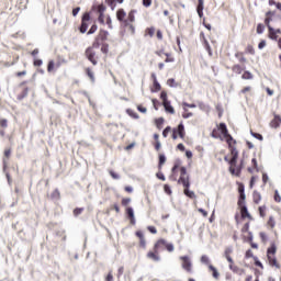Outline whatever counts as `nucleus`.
<instances>
[{
    "instance_id": "obj_59",
    "label": "nucleus",
    "mask_w": 281,
    "mask_h": 281,
    "mask_svg": "<svg viewBox=\"0 0 281 281\" xmlns=\"http://www.w3.org/2000/svg\"><path fill=\"white\" fill-rule=\"evenodd\" d=\"M259 236H260V238H261V241H263V243H267V240H269V237H267V233H260L259 234Z\"/></svg>"
},
{
    "instance_id": "obj_45",
    "label": "nucleus",
    "mask_w": 281,
    "mask_h": 281,
    "mask_svg": "<svg viewBox=\"0 0 281 281\" xmlns=\"http://www.w3.org/2000/svg\"><path fill=\"white\" fill-rule=\"evenodd\" d=\"M82 212H85V207H77L74 210V216H80V214H82Z\"/></svg>"
},
{
    "instance_id": "obj_6",
    "label": "nucleus",
    "mask_w": 281,
    "mask_h": 281,
    "mask_svg": "<svg viewBox=\"0 0 281 281\" xmlns=\"http://www.w3.org/2000/svg\"><path fill=\"white\" fill-rule=\"evenodd\" d=\"M109 40V31L101 29L98 33V35L94 37L92 42V46L97 49H100V46L106 44V41Z\"/></svg>"
},
{
    "instance_id": "obj_30",
    "label": "nucleus",
    "mask_w": 281,
    "mask_h": 281,
    "mask_svg": "<svg viewBox=\"0 0 281 281\" xmlns=\"http://www.w3.org/2000/svg\"><path fill=\"white\" fill-rule=\"evenodd\" d=\"M245 54H249L250 56H256V48H254V45L248 44L245 48Z\"/></svg>"
},
{
    "instance_id": "obj_43",
    "label": "nucleus",
    "mask_w": 281,
    "mask_h": 281,
    "mask_svg": "<svg viewBox=\"0 0 281 281\" xmlns=\"http://www.w3.org/2000/svg\"><path fill=\"white\" fill-rule=\"evenodd\" d=\"M170 133H172V127L167 126V127L162 131V137H168V135H170Z\"/></svg>"
},
{
    "instance_id": "obj_64",
    "label": "nucleus",
    "mask_w": 281,
    "mask_h": 281,
    "mask_svg": "<svg viewBox=\"0 0 281 281\" xmlns=\"http://www.w3.org/2000/svg\"><path fill=\"white\" fill-rule=\"evenodd\" d=\"M105 281H113V271H110L105 277Z\"/></svg>"
},
{
    "instance_id": "obj_60",
    "label": "nucleus",
    "mask_w": 281,
    "mask_h": 281,
    "mask_svg": "<svg viewBox=\"0 0 281 281\" xmlns=\"http://www.w3.org/2000/svg\"><path fill=\"white\" fill-rule=\"evenodd\" d=\"M157 179H160V181H166V176H164V172L159 171L156 173Z\"/></svg>"
},
{
    "instance_id": "obj_62",
    "label": "nucleus",
    "mask_w": 281,
    "mask_h": 281,
    "mask_svg": "<svg viewBox=\"0 0 281 281\" xmlns=\"http://www.w3.org/2000/svg\"><path fill=\"white\" fill-rule=\"evenodd\" d=\"M147 229L150 234H157V228L155 226H147Z\"/></svg>"
},
{
    "instance_id": "obj_11",
    "label": "nucleus",
    "mask_w": 281,
    "mask_h": 281,
    "mask_svg": "<svg viewBox=\"0 0 281 281\" xmlns=\"http://www.w3.org/2000/svg\"><path fill=\"white\" fill-rule=\"evenodd\" d=\"M226 144L228 145V150L232 155L231 161L234 166L238 161V149H236V139L233 138V140H229Z\"/></svg>"
},
{
    "instance_id": "obj_58",
    "label": "nucleus",
    "mask_w": 281,
    "mask_h": 281,
    "mask_svg": "<svg viewBox=\"0 0 281 281\" xmlns=\"http://www.w3.org/2000/svg\"><path fill=\"white\" fill-rule=\"evenodd\" d=\"M156 126H157V128H161V126H164V119L162 117L156 120Z\"/></svg>"
},
{
    "instance_id": "obj_7",
    "label": "nucleus",
    "mask_w": 281,
    "mask_h": 281,
    "mask_svg": "<svg viewBox=\"0 0 281 281\" xmlns=\"http://www.w3.org/2000/svg\"><path fill=\"white\" fill-rule=\"evenodd\" d=\"M95 49L98 48L91 45L85 52L86 58L91 63V65H94V66L98 65V60H100V55Z\"/></svg>"
},
{
    "instance_id": "obj_16",
    "label": "nucleus",
    "mask_w": 281,
    "mask_h": 281,
    "mask_svg": "<svg viewBox=\"0 0 281 281\" xmlns=\"http://www.w3.org/2000/svg\"><path fill=\"white\" fill-rule=\"evenodd\" d=\"M135 236L139 239L138 246L140 249H146V237L144 236V233L142 231H136Z\"/></svg>"
},
{
    "instance_id": "obj_26",
    "label": "nucleus",
    "mask_w": 281,
    "mask_h": 281,
    "mask_svg": "<svg viewBox=\"0 0 281 281\" xmlns=\"http://www.w3.org/2000/svg\"><path fill=\"white\" fill-rule=\"evenodd\" d=\"M251 165L252 167L248 168V172H250V175H254V172H258V160L256 158H252Z\"/></svg>"
},
{
    "instance_id": "obj_10",
    "label": "nucleus",
    "mask_w": 281,
    "mask_h": 281,
    "mask_svg": "<svg viewBox=\"0 0 281 281\" xmlns=\"http://www.w3.org/2000/svg\"><path fill=\"white\" fill-rule=\"evenodd\" d=\"M178 184L183 186V188H190V176L188 175V169H186V167L180 168Z\"/></svg>"
},
{
    "instance_id": "obj_54",
    "label": "nucleus",
    "mask_w": 281,
    "mask_h": 281,
    "mask_svg": "<svg viewBox=\"0 0 281 281\" xmlns=\"http://www.w3.org/2000/svg\"><path fill=\"white\" fill-rule=\"evenodd\" d=\"M105 3L111 7V10H115V0H105Z\"/></svg>"
},
{
    "instance_id": "obj_18",
    "label": "nucleus",
    "mask_w": 281,
    "mask_h": 281,
    "mask_svg": "<svg viewBox=\"0 0 281 281\" xmlns=\"http://www.w3.org/2000/svg\"><path fill=\"white\" fill-rule=\"evenodd\" d=\"M237 186H238V193H239L238 201H246L247 195H245V184H243V182H237Z\"/></svg>"
},
{
    "instance_id": "obj_12",
    "label": "nucleus",
    "mask_w": 281,
    "mask_h": 281,
    "mask_svg": "<svg viewBox=\"0 0 281 281\" xmlns=\"http://www.w3.org/2000/svg\"><path fill=\"white\" fill-rule=\"evenodd\" d=\"M244 166H245V160H240L239 165H238V161L233 165L232 160H229L231 175H235V177H240V172H243Z\"/></svg>"
},
{
    "instance_id": "obj_56",
    "label": "nucleus",
    "mask_w": 281,
    "mask_h": 281,
    "mask_svg": "<svg viewBox=\"0 0 281 281\" xmlns=\"http://www.w3.org/2000/svg\"><path fill=\"white\" fill-rule=\"evenodd\" d=\"M0 128H8V121L5 119L0 120Z\"/></svg>"
},
{
    "instance_id": "obj_39",
    "label": "nucleus",
    "mask_w": 281,
    "mask_h": 281,
    "mask_svg": "<svg viewBox=\"0 0 281 281\" xmlns=\"http://www.w3.org/2000/svg\"><path fill=\"white\" fill-rule=\"evenodd\" d=\"M259 211V216H261V218H265V216H267V206H259L258 209Z\"/></svg>"
},
{
    "instance_id": "obj_17",
    "label": "nucleus",
    "mask_w": 281,
    "mask_h": 281,
    "mask_svg": "<svg viewBox=\"0 0 281 281\" xmlns=\"http://www.w3.org/2000/svg\"><path fill=\"white\" fill-rule=\"evenodd\" d=\"M125 214H126L131 225H135L136 220H135V211H133V207H131V206L126 207Z\"/></svg>"
},
{
    "instance_id": "obj_35",
    "label": "nucleus",
    "mask_w": 281,
    "mask_h": 281,
    "mask_svg": "<svg viewBox=\"0 0 281 281\" xmlns=\"http://www.w3.org/2000/svg\"><path fill=\"white\" fill-rule=\"evenodd\" d=\"M27 93H30V88H24L22 92L18 95V100H23V98H27Z\"/></svg>"
},
{
    "instance_id": "obj_21",
    "label": "nucleus",
    "mask_w": 281,
    "mask_h": 281,
    "mask_svg": "<svg viewBox=\"0 0 281 281\" xmlns=\"http://www.w3.org/2000/svg\"><path fill=\"white\" fill-rule=\"evenodd\" d=\"M151 78L154 80V86L151 88V91L153 92L161 91V85L159 83V81H157V76L153 74Z\"/></svg>"
},
{
    "instance_id": "obj_22",
    "label": "nucleus",
    "mask_w": 281,
    "mask_h": 281,
    "mask_svg": "<svg viewBox=\"0 0 281 281\" xmlns=\"http://www.w3.org/2000/svg\"><path fill=\"white\" fill-rule=\"evenodd\" d=\"M268 38L271 41H278V33H276V29H273V26L268 27Z\"/></svg>"
},
{
    "instance_id": "obj_38",
    "label": "nucleus",
    "mask_w": 281,
    "mask_h": 281,
    "mask_svg": "<svg viewBox=\"0 0 281 281\" xmlns=\"http://www.w3.org/2000/svg\"><path fill=\"white\" fill-rule=\"evenodd\" d=\"M54 69H56V63H54V60H49L48 65H47L48 74H52V71H54Z\"/></svg>"
},
{
    "instance_id": "obj_8",
    "label": "nucleus",
    "mask_w": 281,
    "mask_h": 281,
    "mask_svg": "<svg viewBox=\"0 0 281 281\" xmlns=\"http://www.w3.org/2000/svg\"><path fill=\"white\" fill-rule=\"evenodd\" d=\"M238 210L240 212L241 221H254V216L249 213V209H247L246 201H237Z\"/></svg>"
},
{
    "instance_id": "obj_23",
    "label": "nucleus",
    "mask_w": 281,
    "mask_h": 281,
    "mask_svg": "<svg viewBox=\"0 0 281 281\" xmlns=\"http://www.w3.org/2000/svg\"><path fill=\"white\" fill-rule=\"evenodd\" d=\"M232 71H233V74L240 75V74H243V71H245V66H240V64H235L232 67Z\"/></svg>"
},
{
    "instance_id": "obj_47",
    "label": "nucleus",
    "mask_w": 281,
    "mask_h": 281,
    "mask_svg": "<svg viewBox=\"0 0 281 281\" xmlns=\"http://www.w3.org/2000/svg\"><path fill=\"white\" fill-rule=\"evenodd\" d=\"M146 34L153 38V36H155V27L146 29Z\"/></svg>"
},
{
    "instance_id": "obj_29",
    "label": "nucleus",
    "mask_w": 281,
    "mask_h": 281,
    "mask_svg": "<svg viewBox=\"0 0 281 281\" xmlns=\"http://www.w3.org/2000/svg\"><path fill=\"white\" fill-rule=\"evenodd\" d=\"M85 72L92 82H95V75L93 74V69L87 67L85 68Z\"/></svg>"
},
{
    "instance_id": "obj_19",
    "label": "nucleus",
    "mask_w": 281,
    "mask_h": 281,
    "mask_svg": "<svg viewBox=\"0 0 281 281\" xmlns=\"http://www.w3.org/2000/svg\"><path fill=\"white\" fill-rule=\"evenodd\" d=\"M273 16H276V11H268L266 13L265 25L267 27H271V21H273Z\"/></svg>"
},
{
    "instance_id": "obj_5",
    "label": "nucleus",
    "mask_w": 281,
    "mask_h": 281,
    "mask_svg": "<svg viewBox=\"0 0 281 281\" xmlns=\"http://www.w3.org/2000/svg\"><path fill=\"white\" fill-rule=\"evenodd\" d=\"M234 254V248L232 247H226L224 250V258H226L228 265V268L231 271H233V273H238L239 276H243V273H245V269H240L238 268V266H236L234 263V258H232V255Z\"/></svg>"
},
{
    "instance_id": "obj_41",
    "label": "nucleus",
    "mask_w": 281,
    "mask_h": 281,
    "mask_svg": "<svg viewBox=\"0 0 281 281\" xmlns=\"http://www.w3.org/2000/svg\"><path fill=\"white\" fill-rule=\"evenodd\" d=\"M97 12L98 14H104V12H106V7L104 4L97 5Z\"/></svg>"
},
{
    "instance_id": "obj_14",
    "label": "nucleus",
    "mask_w": 281,
    "mask_h": 281,
    "mask_svg": "<svg viewBox=\"0 0 281 281\" xmlns=\"http://www.w3.org/2000/svg\"><path fill=\"white\" fill-rule=\"evenodd\" d=\"M180 260L182 262V269L187 271V273H192V260H190V257L182 256Z\"/></svg>"
},
{
    "instance_id": "obj_51",
    "label": "nucleus",
    "mask_w": 281,
    "mask_h": 281,
    "mask_svg": "<svg viewBox=\"0 0 281 281\" xmlns=\"http://www.w3.org/2000/svg\"><path fill=\"white\" fill-rule=\"evenodd\" d=\"M203 0H198L196 12H203Z\"/></svg>"
},
{
    "instance_id": "obj_27",
    "label": "nucleus",
    "mask_w": 281,
    "mask_h": 281,
    "mask_svg": "<svg viewBox=\"0 0 281 281\" xmlns=\"http://www.w3.org/2000/svg\"><path fill=\"white\" fill-rule=\"evenodd\" d=\"M162 105L167 113H170V115H175V108H172V105L170 104V101L164 102Z\"/></svg>"
},
{
    "instance_id": "obj_32",
    "label": "nucleus",
    "mask_w": 281,
    "mask_h": 281,
    "mask_svg": "<svg viewBox=\"0 0 281 281\" xmlns=\"http://www.w3.org/2000/svg\"><path fill=\"white\" fill-rule=\"evenodd\" d=\"M241 79L243 80H254V74H251L250 71L246 70L241 75Z\"/></svg>"
},
{
    "instance_id": "obj_44",
    "label": "nucleus",
    "mask_w": 281,
    "mask_h": 281,
    "mask_svg": "<svg viewBox=\"0 0 281 281\" xmlns=\"http://www.w3.org/2000/svg\"><path fill=\"white\" fill-rule=\"evenodd\" d=\"M249 227H250V223L247 222L244 224V226L241 227V234H247L249 232Z\"/></svg>"
},
{
    "instance_id": "obj_34",
    "label": "nucleus",
    "mask_w": 281,
    "mask_h": 281,
    "mask_svg": "<svg viewBox=\"0 0 281 281\" xmlns=\"http://www.w3.org/2000/svg\"><path fill=\"white\" fill-rule=\"evenodd\" d=\"M252 199H254V203H256V205H258V203H260V201H262V195H260L259 192H254Z\"/></svg>"
},
{
    "instance_id": "obj_2",
    "label": "nucleus",
    "mask_w": 281,
    "mask_h": 281,
    "mask_svg": "<svg viewBox=\"0 0 281 281\" xmlns=\"http://www.w3.org/2000/svg\"><path fill=\"white\" fill-rule=\"evenodd\" d=\"M161 247H165L170 254L171 251H175V245L168 244L166 239L160 238L154 244L153 249L147 251L146 258L153 260V262H159L161 260V255L159 254Z\"/></svg>"
},
{
    "instance_id": "obj_37",
    "label": "nucleus",
    "mask_w": 281,
    "mask_h": 281,
    "mask_svg": "<svg viewBox=\"0 0 281 281\" xmlns=\"http://www.w3.org/2000/svg\"><path fill=\"white\" fill-rule=\"evenodd\" d=\"M164 164H166V156L164 154L159 155L158 169L161 170Z\"/></svg>"
},
{
    "instance_id": "obj_25",
    "label": "nucleus",
    "mask_w": 281,
    "mask_h": 281,
    "mask_svg": "<svg viewBox=\"0 0 281 281\" xmlns=\"http://www.w3.org/2000/svg\"><path fill=\"white\" fill-rule=\"evenodd\" d=\"M209 271L212 273V277L215 280H218V278H221V273H218V270L216 269V267L209 265Z\"/></svg>"
},
{
    "instance_id": "obj_57",
    "label": "nucleus",
    "mask_w": 281,
    "mask_h": 281,
    "mask_svg": "<svg viewBox=\"0 0 281 281\" xmlns=\"http://www.w3.org/2000/svg\"><path fill=\"white\" fill-rule=\"evenodd\" d=\"M164 191L166 192V194H168L170 196V194H172V189H170V186L165 184L164 186Z\"/></svg>"
},
{
    "instance_id": "obj_42",
    "label": "nucleus",
    "mask_w": 281,
    "mask_h": 281,
    "mask_svg": "<svg viewBox=\"0 0 281 281\" xmlns=\"http://www.w3.org/2000/svg\"><path fill=\"white\" fill-rule=\"evenodd\" d=\"M168 87H179V83L173 78L167 80Z\"/></svg>"
},
{
    "instance_id": "obj_50",
    "label": "nucleus",
    "mask_w": 281,
    "mask_h": 281,
    "mask_svg": "<svg viewBox=\"0 0 281 281\" xmlns=\"http://www.w3.org/2000/svg\"><path fill=\"white\" fill-rule=\"evenodd\" d=\"M101 52H102V54H105V55L109 54V44L108 43L101 45Z\"/></svg>"
},
{
    "instance_id": "obj_9",
    "label": "nucleus",
    "mask_w": 281,
    "mask_h": 281,
    "mask_svg": "<svg viewBox=\"0 0 281 281\" xmlns=\"http://www.w3.org/2000/svg\"><path fill=\"white\" fill-rule=\"evenodd\" d=\"M186 139V125L181 122L177 127L171 130V139Z\"/></svg>"
},
{
    "instance_id": "obj_52",
    "label": "nucleus",
    "mask_w": 281,
    "mask_h": 281,
    "mask_svg": "<svg viewBox=\"0 0 281 281\" xmlns=\"http://www.w3.org/2000/svg\"><path fill=\"white\" fill-rule=\"evenodd\" d=\"M256 267H259V269H265V266L260 260H258V257H254Z\"/></svg>"
},
{
    "instance_id": "obj_40",
    "label": "nucleus",
    "mask_w": 281,
    "mask_h": 281,
    "mask_svg": "<svg viewBox=\"0 0 281 281\" xmlns=\"http://www.w3.org/2000/svg\"><path fill=\"white\" fill-rule=\"evenodd\" d=\"M268 227H270V229H273V227H276V218H273V216H270L268 222H267Z\"/></svg>"
},
{
    "instance_id": "obj_61",
    "label": "nucleus",
    "mask_w": 281,
    "mask_h": 281,
    "mask_svg": "<svg viewBox=\"0 0 281 281\" xmlns=\"http://www.w3.org/2000/svg\"><path fill=\"white\" fill-rule=\"evenodd\" d=\"M265 47H267V41L262 40L258 44V49H265Z\"/></svg>"
},
{
    "instance_id": "obj_33",
    "label": "nucleus",
    "mask_w": 281,
    "mask_h": 281,
    "mask_svg": "<svg viewBox=\"0 0 281 281\" xmlns=\"http://www.w3.org/2000/svg\"><path fill=\"white\" fill-rule=\"evenodd\" d=\"M184 194L189 199H196V194L194 193V191H190V188H184Z\"/></svg>"
},
{
    "instance_id": "obj_24",
    "label": "nucleus",
    "mask_w": 281,
    "mask_h": 281,
    "mask_svg": "<svg viewBox=\"0 0 281 281\" xmlns=\"http://www.w3.org/2000/svg\"><path fill=\"white\" fill-rule=\"evenodd\" d=\"M235 58H237L238 63H240L241 65H245V63H247V57H245V53L243 52L235 53Z\"/></svg>"
},
{
    "instance_id": "obj_13",
    "label": "nucleus",
    "mask_w": 281,
    "mask_h": 281,
    "mask_svg": "<svg viewBox=\"0 0 281 281\" xmlns=\"http://www.w3.org/2000/svg\"><path fill=\"white\" fill-rule=\"evenodd\" d=\"M89 21H91V15L89 13H85L81 19V25L79 27V32L85 34L87 30H89Z\"/></svg>"
},
{
    "instance_id": "obj_15",
    "label": "nucleus",
    "mask_w": 281,
    "mask_h": 281,
    "mask_svg": "<svg viewBox=\"0 0 281 281\" xmlns=\"http://www.w3.org/2000/svg\"><path fill=\"white\" fill-rule=\"evenodd\" d=\"M155 54L156 56H159V58H164V56H166L165 63H175V56L172 55V53H166L164 52V49H160L156 50Z\"/></svg>"
},
{
    "instance_id": "obj_48",
    "label": "nucleus",
    "mask_w": 281,
    "mask_h": 281,
    "mask_svg": "<svg viewBox=\"0 0 281 281\" xmlns=\"http://www.w3.org/2000/svg\"><path fill=\"white\" fill-rule=\"evenodd\" d=\"M130 203H131V198H123L121 201V205H123V207H126Z\"/></svg>"
},
{
    "instance_id": "obj_53",
    "label": "nucleus",
    "mask_w": 281,
    "mask_h": 281,
    "mask_svg": "<svg viewBox=\"0 0 281 281\" xmlns=\"http://www.w3.org/2000/svg\"><path fill=\"white\" fill-rule=\"evenodd\" d=\"M160 99L162 100V104L164 102H168V93L166 91H162L160 93Z\"/></svg>"
},
{
    "instance_id": "obj_46",
    "label": "nucleus",
    "mask_w": 281,
    "mask_h": 281,
    "mask_svg": "<svg viewBox=\"0 0 281 281\" xmlns=\"http://www.w3.org/2000/svg\"><path fill=\"white\" fill-rule=\"evenodd\" d=\"M273 199H274L276 203H281V196H280V192L278 190H274Z\"/></svg>"
},
{
    "instance_id": "obj_63",
    "label": "nucleus",
    "mask_w": 281,
    "mask_h": 281,
    "mask_svg": "<svg viewBox=\"0 0 281 281\" xmlns=\"http://www.w3.org/2000/svg\"><path fill=\"white\" fill-rule=\"evenodd\" d=\"M98 21L101 25H104V13L99 14Z\"/></svg>"
},
{
    "instance_id": "obj_28",
    "label": "nucleus",
    "mask_w": 281,
    "mask_h": 281,
    "mask_svg": "<svg viewBox=\"0 0 281 281\" xmlns=\"http://www.w3.org/2000/svg\"><path fill=\"white\" fill-rule=\"evenodd\" d=\"M177 170H179V165H175L171 169V175L169 176L170 181H177Z\"/></svg>"
},
{
    "instance_id": "obj_3",
    "label": "nucleus",
    "mask_w": 281,
    "mask_h": 281,
    "mask_svg": "<svg viewBox=\"0 0 281 281\" xmlns=\"http://www.w3.org/2000/svg\"><path fill=\"white\" fill-rule=\"evenodd\" d=\"M211 136L214 137V139H225L226 144L234 142V137L229 135V130H227V124L225 123H220L217 128L212 131Z\"/></svg>"
},
{
    "instance_id": "obj_31",
    "label": "nucleus",
    "mask_w": 281,
    "mask_h": 281,
    "mask_svg": "<svg viewBox=\"0 0 281 281\" xmlns=\"http://www.w3.org/2000/svg\"><path fill=\"white\" fill-rule=\"evenodd\" d=\"M126 113H127V115H130V117H133V120H139V114H137V112H135V110L127 109Z\"/></svg>"
},
{
    "instance_id": "obj_1",
    "label": "nucleus",
    "mask_w": 281,
    "mask_h": 281,
    "mask_svg": "<svg viewBox=\"0 0 281 281\" xmlns=\"http://www.w3.org/2000/svg\"><path fill=\"white\" fill-rule=\"evenodd\" d=\"M116 19L126 32L135 34V10L130 11L126 16V11H124V9H119L116 11Z\"/></svg>"
},
{
    "instance_id": "obj_55",
    "label": "nucleus",
    "mask_w": 281,
    "mask_h": 281,
    "mask_svg": "<svg viewBox=\"0 0 281 281\" xmlns=\"http://www.w3.org/2000/svg\"><path fill=\"white\" fill-rule=\"evenodd\" d=\"M265 32V26L263 24L259 23L257 25V34H262Z\"/></svg>"
},
{
    "instance_id": "obj_4",
    "label": "nucleus",
    "mask_w": 281,
    "mask_h": 281,
    "mask_svg": "<svg viewBox=\"0 0 281 281\" xmlns=\"http://www.w3.org/2000/svg\"><path fill=\"white\" fill-rule=\"evenodd\" d=\"M276 254H278V246L272 243L267 249V262L272 269L280 270L281 263Z\"/></svg>"
},
{
    "instance_id": "obj_49",
    "label": "nucleus",
    "mask_w": 281,
    "mask_h": 281,
    "mask_svg": "<svg viewBox=\"0 0 281 281\" xmlns=\"http://www.w3.org/2000/svg\"><path fill=\"white\" fill-rule=\"evenodd\" d=\"M95 32H98V25L97 24H93L90 30L88 31V35H91V34H95Z\"/></svg>"
},
{
    "instance_id": "obj_36",
    "label": "nucleus",
    "mask_w": 281,
    "mask_h": 281,
    "mask_svg": "<svg viewBox=\"0 0 281 281\" xmlns=\"http://www.w3.org/2000/svg\"><path fill=\"white\" fill-rule=\"evenodd\" d=\"M200 261L202 262V265H206L210 268V265H212L210 262V257H207V255H203L200 259Z\"/></svg>"
},
{
    "instance_id": "obj_20",
    "label": "nucleus",
    "mask_w": 281,
    "mask_h": 281,
    "mask_svg": "<svg viewBox=\"0 0 281 281\" xmlns=\"http://www.w3.org/2000/svg\"><path fill=\"white\" fill-rule=\"evenodd\" d=\"M281 124V116L278 114H274L273 120L270 122L271 128H279Z\"/></svg>"
}]
</instances>
